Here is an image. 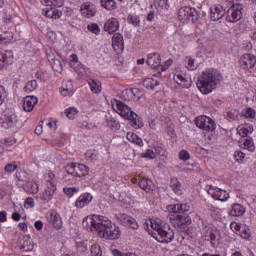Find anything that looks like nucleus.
<instances>
[{
    "instance_id": "nucleus-1",
    "label": "nucleus",
    "mask_w": 256,
    "mask_h": 256,
    "mask_svg": "<svg viewBox=\"0 0 256 256\" xmlns=\"http://www.w3.org/2000/svg\"><path fill=\"white\" fill-rule=\"evenodd\" d=\"M223 76L221 72L216 69H208L202 73V75L197 80V87L203 95H209L217 89V85L221 83Z\"/></svg>"
},
{
    "instance_id": "nucleus-2",
    "label": "nucleus",
    "mask_w": 256,
    "mask_h": 256,
    "mask_svg": "<svg viewBox=\"0 0 256 256\" xmlns=\"http://www.w3.org/2000/svg\"><path fill=\"white\" fill-rule=\"evenodd\" d=\"M116 109L118 115H121L123 119H128V121H131L132 126L135 129H141V127H143V121L141 120V118H139V115L133 112L131 108L128 107L125 103L116 100Z\"/></svg>"
},
{
    "instance_id": "nucleus-3",
    "label": "nucleus",
    "mask_w": 256,
    "mask_h": 256,
    "mask_svg": "<svg viewBox=\"0 0 256 256\" xmlns=\"http://www.w3.org/2000/svg\"><path fill=\"white\" fill-rule=\"evenodd\" d=\"M151 227L154 230L152 237L158 241V243H171L175 239V232L171 228L163 227L158 223L150 221Z\"/></svg>"
},
{
    "instance_id": "nucleus-4",
    "label": "nucleus",
    "mask_w": 256,
    "mask_h": 256,
    "mask_svg": "<svg viewBox=\"0 0 256 256\" xmlns=\"http://www.w3.org/2000/svg\"><path fill=\"white\" fill-rule=\"evenodd\" d=\"M178 18L181 23H197L201 19V14L196 8L184 6L178 10Z\"/></svg>"
},
{
    "instance_id": "nucleus-5",
    "label": "nucleus",
    "mask_w": 256,
    "mask_h": 256,
    "mask_svg": "<svg viewBox=\"0 0 256 256\" xmlns=\"http://www.w3.org/2000/svg\"><path fill=\"white\" fill-rule=\"evenodd\" d=\"M112 224L113 222L105 216L94 214L90 217V229L97 232L98 235H101L104 229L111 227Z\"/></svg>"
},
{
    "instance_id": "nucleus-6",
    "label": "nucleus",
    "mask_w": 256,
    "mask_h": 256,
    "mask_svg": "<svg viewBox=\"0 0 256 256\" xmlns=\"http://www.w3.org/2000/svg\"><path fill=\"white\" fill-rule=\"evenodd\" d=\"M65 171L72 177H87L89 175V167L85 164L72 162L65 166Z\"/></svg>"
},
{
    "instance_id": "nucleus-7",
    "label": "nucleus",
    "mask_w": 256,
    "mask_h": 256,
    "mask_svg": "<svg viewBox=\"0 0 256 256\" xmlns=\"http://www.w3.org/2000/svg\"><path fill=\"white\" fill-rule=\"evenodd\" d=\"M114 219H116V221H118V223L124 227H130V229H133L134 231L139 229V223L129 214L117 213L114 215Z\"/></svg>"
},
{
    "instance_id": "nucleus-8",
    "label": "nucleus",
    "mask_w": 256,
    "mask_h": 256,
    "mask_svg": "<svg viewBox=\"0 0 256 256\" xmlns=\"http://www.w3.org/2000/svg\"><path fill=\"white\" fill-rule=\"evenodd\" d=\"M243 6L241 4H233L228 10H226V21L228 23H237L241 21L243 16Z\"/></svg>"
},
{
    "instance_id": "nucleus-9",
    "label": "nucleus",
    "mask_w": 256,
    "mask_h": 256,
    "mask_svg": "<svg viewBox=\"0 0 256 256\" xmlns=\"http://www.w3.org/2000/svg\"><path fill=\"white\" fill-rule=\"evenodd\" d=\"M170 221L176 227V229H185L187 225H191V217L187 213L179 212L176 215L170 217Z\"/></svg>"
},
{
    "instance_id": "nucleus-10",
    "label": "nucleus",
    "mask_w": 256,
    "mask_h": 256,
    "mask_svg": "<svg viewBox=\"0 0 256 256\" xmlns=\"http://www.w3.org/2000/svg\"><path fill=\"white\" fill-rule=\"evenodd\" d=\"M195 124L199 129H202L203 131H215V129H217L215 120L208 116H198L195 119Z\"/></svg>"
},
{
    "instance_id": "nucleus-11",
    "label": "nucleus",
    "mask_w": 256,
    "mask_h": 256,
    "mask_svg": "<svg viewBox=\"0 0 256 256\" xmlns=\"http://www.w3.org/2000/svg\"><path fill=\"white\" fill-rule=\"evenodd\" d=\"M99 237H101V239L115 241V239H119V237H121V229L115 225L113 226V224H110V226H108L103 230L102 233L99 234Z\"/></svg>"
},
{
    "instance_id": "nucleus-12",
    "label": "nucleus",
    "mask_w": 256,
    "mask_h": 256,
    "mask_svg": "<svg viewBox=\"0 0 256 256\" xmlns=\"http://www.w3.org/2000/svg\"><path fill=\"white\" fill-rule=\"evenodd\" d=\"M208 194L211 195L216 201L225 202L227 199H229V193L214 186H209Z\"/></svg>"
},
{
    "instance_id": "nucleus-13",
    "label": "nucleus",
    "mask_w": 256,
    "mask_h": 256,
    "mask_svg": "<svg viewBox=\"0 0 256 256\" xmlns=\"http://www.w3.org/2000/svg\"><path fill=\"white\" fill-rule=\"evenodd\" d=\"M256 64V57L253 54H244L239 59V65L241 69H253Z\"/></svg>"
},
{
    "instance_id": "nucleus-14",
    "label": "nucleus",
    "mask_w": 256,
    "mask_h": 256,
    "mask_svg": "<svg viewBox=\"0 0 256 256\" xmlns=\"http://www.w3.org/2000/svg\"><path fill=\"white\" fill-rule=\"evenodd\" d=\"M225 14V7L221 6V4H215L210 8V19L212 21H219V19H223Z\"/></svg>"
},
{
    "instance_id": "nucleus-15",
    "label": "nucleus",
    "mask_w": 256,
    "mask_h": 256,
    "mask_svg": "<svg viewBox=\"0 0 256 256\" xmlns=\"http://www.w3.org/2000/svg\"><path fill=\"white\" fill-rule=\"evenodd\" d=\"M57 191V186L51 181L48 182L47 188L40 195V199L44 201V203H49L51 199H53V195Z\"/></svg>"
},
{
    "instance_id": "nucleus-16",
    "label": "nucleus",
    "mask_w": 256,
    "mask_h": 256,
    "mask_svg": "<svg viewBox=\"0 0 256 256\" xmlns=\"http://www.w3.org/2000/svg\"><path fill=\"white\" fill-rule=\"evenodd\" d=\"M47 221L53 225L54 229H57V231L63 227V220L57 212H49L47 214Z\"/></svg>"
},
{
    "instance_id": "nucleus-17",
    "label": "nucleus",
    "mask_w": 256,
    "mask_h": 256,
    "mask_svg": "<svg viewBox=\"0 0 256 256\" xmlns=\"http://www.w3.org/2000/svg\"><path fill=\"white\" fill-rule=\"evenodd\" d=\"M93 201V195L91 193H83L79 196V198L75 202V207L77 209H83V207H87Z\"/></svg>"
},
{
    "instance_id": "nucleus-18",
    "label": "nucleus",
    "mask_w": 256,
    "mask_h": 256,
    "mask_svg": "<svg viewBox=\"0 0 256 256\" xmlns=\"http://www.w3.org/2000/svg\"><path fill=\"white\" fill-rule=\"evenodd\" d=\"M18 181H21L23 189L26 193H30L32 195H37V193H39V186L37 183L33 181L21 180L19 178Z\"/></svg>"
},
{
    "instance_id": "nucleus-19",
    "label": "nucleus",
    "mask_w": 256,
    "mask_h": 256,
    "mask_svg": "<svg viewBox=\"0 0 256 256\" xmlns=\"http://www.w3.org/2000/svg\"><path fill=\"white\" fill-rule=\"evenodd\" d=\"M146 63L149 65V67H151V69L161 67V55H159L157 52L148 54Z\"/></svg>"
},
{
    "instance_id": "nucleus-20",
    "label": "nucleus",
    "mask_w": 256,
    "mask_h": 256,
    "mask_svg": "<svg viewBox=\"0 0 256 256\" xmlns=\"http://www.w3.org/2000/svg\"><path fill=\"white\" fill-rule=\"evenodd\" d=\"M38 99L37 96H26L23 102V109L24 111L31 113L37 105Z\"/></svg>"
},
{
    "instance_id": "nucleus-21",
    "label": "nucleus",
    "mask_w": 256,
    "mask_h": 256,
    "mask_svg": "<svg viewBox=\"0 0 256 256\" xmlns=\"http://www.w3.org/2000/svg\"><path fill=\"white\" fill-rule=\"evenodd\" d=\"M119 30V20H117L116 18H111L109 20L106 21L105 25H104V31H106L107 33H109L110 35L115 33V31Z\"/></svg>"
},
{
    "instance_id": "nucleus-22",
    "label": "nucleus",
    "mask_w": 256,
    "mask_h": 256,
    "mask_svg": "<svg viewBox=\"0 0 256 256\" xmlns=\"http://www.w3.org/2000/svg\"><path fill=\"white\" fill-rule=\"evenodd\" d=\"M138 185L146 193H151V191L155 189V184L149 178H140L138 181Z\"/></svg>"
},
{
    "instance_id": "nucleus-23",
    "label": "nucleus",
    "mask_w": 256,
    "mask_h": 256,
    "mask_svg": "<svg viewBox=\"0 0 256 256\" xmlns=\"http://www.w3.org/2000/svg\"><path fill=\"white\" fill-rule=\"evenodd\" d=\"M112 46L114 51H123L125 47V42L123 41V36L120 33H115L112 37Z\"/></svg>"
},
{
    "instance_id": "nucleus-24",
    "label": "nucleus",
    "mask_w": 256,
    "mask_h": 256,
    "mask_svg": "<svg viewBox=\"0 0 256 256\" xmlns=\"http://www.w3.org/2000/svg\"><path fill=\"white\" fill-rule=\"evenodd\" d=\"M42 11L45 17L49 19H61V15H63V12L52 6H50V8H44Z\"/></svg>"
},
{
    "instance_id": "nucleus-25",
    "label": "nucleus",
    "mask_w": 256,
    "mask_h": 256,
    "mask_svg": "<svg viewBox=\"0 0 256 256\" xmlns=\"http://www.w3.org/2000/svg\"><path fill=\"white\" fill-rule=\"evenodd\" d=\"M240 147L241 149H243V151H250L251 153H253V151H255V144L253 143V138L248 137L242 139V141L240 142Z\"/></svg>"
},
{
    "instance_id": "nucleus-26",
    "label": "nucleus",
    "mask_w": 256,
    "mask_h": 256,
    "mask_svg": "<svg viewBox=\"0 0 256 256\" xmlns=\"http://www.w3.org/2000/svg\"><path fill=\"white\" fill-rule=\"evenodd\" d=\"M174 81L180 87H184V89H189L191 87V80H187V78L183 77L181 74L174 75Z\"/></svg>"
},
{
    "instance_id": "nucleus-27",
    "label": "nucleus",
    "mask_w": 256,
    "mask_h": 256,
    "mask_svg": "<svg viewBox=\"0 0 256 256\" xmlns=\"http://www.w3.org/2000/svg\"><path fill=\"white\" fill-rule=\"evenodd\" d=\"M170 187L176 195H183V186H181V182H179L177 178H172L170 180Z\"/></svg>"
},
{
    "instance_id": "nucleus-28",
    "label": "nucleus",
    "mask_w": 256,
    "mask_h": 256,
    "mask_svg": "<svg viewBox=\"0 0 256 256\" xmlns=\"http://www.w3.org/2000/svg\"><path fill=\"white\" fill-rule=\"evenodd\" d=\"M20 249L21 251H33V240L27 236L23 237L20 241Z\"/></svg>"
},
{
    "instance_id": "nucleus-29",
    "label": "nucleus",
    "mask_w": 256,
    "mask_h": 256,
    "mask_svg": "<svg viewBox=\"0 0 256 256\" xmlns=\"http://www.w3.org/2000/svg\"><path fill=\"white\" fill-rule=\"evenodd\" d=\"M245 213V207L241 204H233L232 209L230 211V215L232 217H241Z\"/></svg>"
},
{
    "instance_id": "nucleus-30",
    "label": "nucleus",
    "mask_w": 256,
    "mask_h": 256,
    "mask_svg": "<svg viewBox=\"0 0 256 256\" xmlns=\"http://www.w3.org/2000/svg\"><path fill=\"white\" fill-rule=\"evenodd\" d=\"M17 125V116L11 115L5 118V122L2 123L4 129H9V127H15Z\"/></svg>"
},
{
    "instance_id": "nucleus-31",
    "label": "nucleus",
    "mask_w": 256,
    "mask_h": 256,
    "mask_svg": "<svg viewBox=\"0 0 256 256\" xmlns=\"http://www.w3.org/2000/svg\"><path fill=\"white\" fill-rule=\"evenodd\" d=\"M100 3L104 9H107V11H113L114 9H117V3L115 0H101Z\"/></svg>"
},
{
    "instance_id": "nucleus-32",
    "label": "nucleus",
    "mask_w": 256,
    "mask_h": 256,
    "mask_svg": "<svg viewBox=\"0 0 256 256\" xmlns=\"http://www.w3.org/2000/svg\"><path fill=\"white\" fill-rule=\"evenodd\" d=\"M157 85H159V83L153 78H146L143 81V87H146V89H151L152 91L155 89V87H157Z\"/></svg>"
},
{
    "instance_id": "nucleus-33",
    "label": "nucleus",
    "mask_w": 256,
    "mask_h": 256,
    "mask_svg": "<svg viewBox=\"0 0 256 256\" xmlns=\"http://www.w3.org/2000/svg\"><path fill=\"white\" fill-rule=\"evenodd\" d=\"M127 22L134 27H139V25H141V19L135 14H129L127 17Z\"/></svg>"
},
{
    "instance_id": "nucleus-34",
    "label": "nucleus",
    "mask_w": 256,
    "mask_h": 256,
    "mask_svg": "<svg viewBox=\"0 0 256 256\" xmlns=\"http://www.w3.org/2000/svg\"><path fill=\"white\" fill-rule=\"evenodd\" d=\"M13 57L11 52L0 53V71L5 67V63H9V58Z\"/></svg>"
},
{
    "instance_id": "nucleus-35",
    "label": "nucleus",
    "mask_w": 256,
    "mask_h": 256,
    "mask_svg": "<svg viewBox=\"0 0 256 256\" xmlns=\"http://www.w3.org/2000/svg\"><path fill=\"white\" fill-rule=\"evenodd\" d=\"M46 7H63L64 0H43Z\"/></svg>"
},
{
    "instance_id": "nucleus-36",
    "label": "nucleus",
    "mask_w": 256,
    "mask_h": 256,
    "mask_svg": "<svg viewBox=\"0 0 256 256\" xmlns=\"http://www.w3.org/2000/svg\"><path fill=\"white\" fill-rule=\"evenodd\" d=\"M106 125L110 129H115L116 131L119 129L120 125L119 122H117L113 117L109 116L106 117Z\"/></svg>"
},
{
    "instance_id": "nucleus-37",
    "label": "nucleus",
    "mask_w": 256,
    "mask_h": 256,
    "mask_svg": "<svg viewBox=\"0 0 256 256\" xmlns=\"http://www.w3.org/2000/svg\"><path fill=\"white\" fill-rule=\"evenodd\" d=\"M226 119L228 121H235L239 119V111L237 109H230L226 113Z\"/></svg>"
},
{
    "instance_id": "nucleus-38",
    "label": "nucleus",
    "mask_w": 256,
    "mask_h": 256,
    "mask_svg": "<svg viewBox=\"0 0 256 256\" xmlns=\"http://www.w3.org/2000/svg\"><path fill=\"white\" fill-rule=\"evenodd\" d=\"M38 87L37 80L28 81L24 87L26 93H31L35 91Z\"/></svg>"
},
{
    "instance_id": "nucleus-39",
    "label": "nucleus",
    "mask_w": 256,
    "mask_h": 256,
    "mask_svg": "<svg viewBox=\"0 0 256 256\" xmlns=\"http://www.w3.org/2000/svg\"><path fill=\"white\" fill-rule=\"evenodd\" d=\"M9 41H13V32H3L0 35V43H9Z\"/></svg>"
},
{
    "instance_id": "nucleus-40",
    "label": "nucleus",
    "mask_w": 256,
    "mask_h": 256,
    "mask_svg": "<svg viewBox=\"0 0 256 256\" xmlns=\"http://www.w3.org/2000/svg\"><path fill=\"white\" fill-rule=\"evenodd\" d=\"M63 193H64V195L68 196L69 199H71V197L76 195V193H79V188H77V187H66V188H63Z\"/></svg>"
},
{
    "instance_id": "nucleus-41",
    "label": "nucleus",
    "mask_w": 256,
    "mask_h": 256,
    "mask_svg": "<svg viewBox=\"0 0 256 256\" xmlns=\"http://www.w3.org/2000/svg\"><path fill=\"white\" fill-rule=\"evenodd\" d=\"M88 83L92 93H101V84H99V82L95 80H90Z\"/></svg>"
},
{
    "instance_id": "nucleus-42",
    "label": "nucleus",
    "mask_w": 256,
    "mask_h": 256,
    "mask_svg": "<svg viewBox=\"0 0 256 256\" xmlns=\"http://www.w3.org/2000/svg\"><path fill=\"white\" fill-rule=\"evenodd\" d=\"M154 7L158 9H169V0H154Z\"/></svg>"
},
{
    "instance_id": "nucleus-43",
    "label": "nucleus",
    "mask_w": 256,
    "mask_h": 256,
    "mask_svg": "<svg viewBox=\"0 0 256 256\" xmlns=\"http://www.w3.org/2000/svg\"><path fill=\"white\" fill-rule=\"evenodd\" d=\"M240 137H247L249 133H253V128L249 126L240 127L237 129Z\"/></svg>"
},
{
    "instance_id": "nucleus-44",
    "label": "nucleus",
    "mask_w": 256,
    "mask_h": 256,
    "mask_svg": "<svg viewBox=\"0 0 256 256\" xmlns=\"http://www.w3.org/2000/svg\"><path fill=\"white\" fill-rule=\"evenodd\" d=\"M52 69L56 71V73H61L63 71V64L59 59L52 60Z\"/></svg>"
},
{
    "instance_id": "nucleus-45",
    "label": "nucleus",
    "mask_w": 256,
    "mask_h": 256,
    "mask_svg": "<svg viewBox=\"0 0 256 256\" xmlns=\"http://www.w3.org/2000/svg\"><path fill=\"white\" fill-rule=\"evenodd\" d=\"M60 93L63 97H67V95H71L73 93V82H69V87L62 86L60 88Z\"/></svg>"
},
{
    "instance_id": "nucleus-46",
    "label": "nucleus",
    "mask_w": 256,
    "mask_h": 256,
    "mask_svg": "<svg viewBox=\"0 0 256 256\" xmlns=\"http://www.w3.org/2000/svg\"><path fill=\"white\" fill-rule=\"evenodd\" d=\"M76 250L78 253H85L87 251V241L76 242Z\"/></svg>"
},
{
    "instance_id": "nucleus-47",
    "label": "nucleus",
    "mask_w": 256,
    "mask_h": 256,
    "mask_svg": "<svg viewBox=\"0 0 256 256\" xmlns=\"http://www.w3.org/2000/svg\"><path fill=\"white\" fill-rule=\"evenodd\" d=\"M124 95H130L132 99H135V97H139V89L138 88H131L124 90Z\"/></svg>"
},
{
    "instance_id": "nucleus-48",
    "label": "nucleus",
    "mask_w": 256,
    "mask_h": 256,
    "mask_svg": "<svg viewBox=\"0 0 256 256\" xmlns=\"http://www.w3.org/2000/svg\"><path fill=\"white\" fill-rule=\"evenodd\" d=\"M65 113H66V117H68V119H75V115H77V113H79V111L76 110L75 107H70L65 110Z\"/></svg>"
},
{
    "instance_id": "nucleus-49",
    "label": "nucleus",
    "mask_w": 256,
    "mask_h": 256,
    "mask_svg": "<svg viewBox=\"0 0 256 256\" xmlns=\"http://www.w3.org/2000/svg\"><path fill=\"white\" fill-rule=\"evenodd\" d=\"M90 252L92 256H103L101 254V247H99V245L97 244H93L90 248Z\"/></svg>"
},
{
    "instance_id": "nucleus-50",
    "label": "nucleus",
    "mask_w": 256,
    "mask_h": 256,
    "mask_svg": "<svg viewBox=\"0 0 256 256\" xmlns=\"http://www.w3.org/2000/svg\"><path fill=\"white\" fill-rule=\"evenodd\" d=\"M234 159L238 162V163H242V161L245 159V152L243 151H235L234 152Z\"/></svg>"
},
{
    "instance_id": "nucleus-51",
    "label": "nucleus",
    "mask_w": 256,
    "mask_h": 256,
    "mask_svg": "<svg viewBox=\"0 0 256 256\" xmlns=\"http://www.w3.org/2000/svg\"><path fill=\"white\" fill-rule=\"evenodd\" d=\"M88 31H91V33H94V35H99L101 29L99 28L98 24H90L88 25Z\"/></svg>"
},
{
    "instance_id": "nucleus-52",
    "label": "nucleus",
    "mask_w": 256,
    "mask_h": 256,
    "mask_svg": "<svg viewBox=\"0 0 256 256\" xmlns=\"http://www.w3.org/2000/svg\"><path fill=\"white\" fill-rule=\"evenodd\" d=\"M181 206L179 204H174V205H170L168 206V211L170 213H174L173 215H179V213H181V211L179 210Z\"/></svg>"
},
{
    "instance_id": "nucleus-53",
    "label": "nucleus",
    "mask_w": 256,
    "mask_h": 256,
    "mask_svg": "<svg viewBox=\"0 0 256 256\" xmlns=\"http://www.w3.org/2000/svg\"><path fill=\"white\" fill-rule=\"evenodd\" d=\"M179 159H181V161H189L191 155L186 150H182L179 152Z\"/></svg>"
},
{
    "instance_id": "nucleus-54",
    "label": "nucleus",
    "mask_w": 256,
    "mask_h": 256,
    "mask_svg": "<svg viewBox=\"0 0 256 256\" xmlns=\"http://www.w3.org/2000/svg\"><path fill=\"white\" fill-rule=\"evenodd\" d=\"M186 67L187 69H189V71H195V69H197V65H195V60L193 58H188Z\"/></svg>"
},
{
    "instance_id": "nucleus-55",
    "label": "nucleus",
    "mask_w": 256,
    "mask_h": 256,
    "mask_svg": "<svg viewBox=\"0 0 256 256\" xmlns=\"http://www.w3.org/2000/svg\"><path fill=\"white\" fill-rule=\"evenodd\" d=\"M244 117H246V119H253L255 117L253 108H247L244 112Z\"/></svg>"
},
{
    "instance_id": "nucleus-56",
    "label": "nucleus",
    "mask_w": 256,
    "mask_h": 256,
    "mask_svg": "<svg viewBox=\"0 0 256 256\" xmlns=\"http://www.w3.org/2000/svg\"><path fill=\"white\" fill-rule=\"evenodd\" d=\"M15 170H17V164L10 163L4 167L5 173H13Z\"/></svg>"
},
{
    "instance_id": "nucleus-57",
    "label": "nucleus",
    "mask_w": 256,
    "mask_h": 256,
    "mask_svg": "<svg viewBox=\"0 0 256 256\" xmlns=\"http://www.w3.org/2000/svg\"><path fill=\"white\" fill-rule=\"evenodd\" d=\"M5 97H7V92H5V87L0 86V105H3V101H5Z\"/></svg>"
},
{
    "instance_id": "nucleus-58",
    "label": "nucleus",
    "mask_w": 256,
    "mask_h": 256,
    "mask_svg": "<svg viewBox=\"0 0 256 256\" xmlns=\"http://www.w3.org/2000/svg\"><path fill=\"white\" fill-rule=\"evenodd\" d=\"M217 230L210 232V240L213 246L217 245Z\"/></svg>"
},
{
    "instance_id": "nucleus-59",
    "label": "nucleus",
    "mask_w": 256,
    "mask_h": 256,
    "mask_svg": "<svg viewBox=\"0 0 256 256\" xmlns=\"http://www.w3.org/2000/svg\"><path fill=\"white\" fill-rule=\"evenodd\" d=\"M63 13L67 19H71V17H73V9L70 7L64 8Z\"/></svg>"
},
{
    "instance_id": "nucleus-60",
    "label": "nucleus",
    "mask_w": 256,
    "mask_h": 256,
    "mask_svg": "<svg viewBox=\"0 0 256 256\" xmlns=\"http://www.w3.org/2000/svg\"><path fill=\"white\" fill-rule=\"evenodd\" d=\"M87 159H91V161H95V159H97V154L92 151V150H88L86 153H85Z\"/></svg>"
},
{
    "instance_id": "nucleus-61",
    "label": "nucleus",
    "mask_w": 256,
    "mask_h": 256,
    "mask_svg": "<svg viewBox=\"0 0 256 256\" xmlns=\"http://www.w3.org/2000/svg\"><path fill=\"white\" fill-rule=\"evenodd\" d=\"M155 152L153 150H146L145 153H143V157H146L147 159H155Z\"/></svg>"
},
{
    "instance_id": "nucleus-62",
    "label": "nucleus",
    "mask_w": 256,
    "mask_h": 256,
    "mask_svg": "<svg viewBox=\"0 0 256 256\" xmlns=\"http://www.w3.org/2000/svg\"><path fill=\"white\" fill-rule=\"evenodd\" d=\"M128 141H130V143H134L137 139V134L133 133V132H128L126 135Z\"/></svg>"
},
{
    "instance_id": "nucleus-63",
    "label": "nucleus",
    "mask_w": 256,
    "mask_h": 256,
    "mask_svg": "<svg viewBox=\"0 0 256 256\" xmlns=\"http://www.w3.org/2000/svg\"><path fill=\"white\" fill-rule=\"evenodd\" d=\"M171 65H173V60L172 59H169L167 60L164 65H160L161 67V71H166V69H169V67H171Z\"/></svg>"
},
{
    "instance_id": "nucleus-64",
    "label": "nucleus",
    "mask_w": 256,
    "mask_h": 256,
    "mask_svg": "<svg viewBox=\"0 0 256 256\" xmlns=\"http://www.w3.org/2000/svg\"><path fill=\"white\" fill-rule=\"evenodd\" d=\"M25 205H28L30 209H33L35 207V200L31 197L27 198L25 201Z\"/></svg>"
}]
</instances>
